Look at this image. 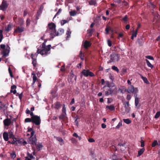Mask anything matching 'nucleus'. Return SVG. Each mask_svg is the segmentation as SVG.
Instances as JSON below:
<instances>
[{"mask_svg":"<svg viewBox=\"0 0 160 160\" xmlns=\"http://www.w3.org/2000/svg\"><path fill=\"white\" fill-rule=\"evenodd\" d=\"M112 69L116 71L117 72H119V69L118 68L116 67L115 66H113L112 67Z\"/></svg>","mask_w":160,"mask_h":160,"instance_id":"36","label":"nucleus"},{"mask_svg":"<svg viewBox=\"0 0 160 160\" xmlns=\"http://www.w3.org/2000/svg\"><path fill=\"white\" fill-rule=\"evenodd\" d=\"M68 22V21L66 20H62L61 22V24L62 25H63L64 24Z\"/></svg>","mask_w":160,"mask_h":160,"instance_id":"52","label":"nucleus"},{"mask_svg":"<svg viewBox=\"0 0 160 160\" xmlns=\"http://www.w3.org/2000/svg\"><path fill=\"white\" fill-rule=\"evenodd\" d=\"M35 55H34L33 54H32L31 55V57L33 61H32V64H33V66L35 67L36 66V59L34 57L35 56Z\"/></svg>","mask_w":160,"mask_h":160,"instance_id":"14","label":"nucleus"},{"mask_svg":"<svg viewBox=\"0 0 160 160\" xmlns=\"http://www.w3.org/2000/svg\"><path fill=\"white\" fill-rule=\"evenodd\" d=\"M102 128H106V126L104 123H102L101 125Z\"/></svg>","mask_w":160,"mask_h":160,"instance_id":"60","label":"nucleus"},{"mask_svg":"<svg viewBox=\"0 0 160 160\" xmlns=\"http://www.w3.org/2000/svg\"><path fill=\"white\" fill-rule=\"evenodd\" d=\"M24 28L23 27H18L14 31V32L20 33L23 31Z\"/></svg>","mask_w":160,"mask_h":160,"instance_id":"15","label":"nucleus"},{"mask_svg":"<svg viewBox=\"0 0 160 160\" xmlns=\"http://www.w3.org/2000/svg\"><path fill=\"white\" fill-rule=\"evenodd\" d=\"M61 107V105L60 103L59 102H57L56 103L55 107V108L57 109H60V107Z\"/></svg>","mask_w":160,"mask_h":160,"instance_id":"31","label":"nucleus"},{"mask_svg":"<svg viewBox=\"0 0 160 160\" xmlns=\"http://www.w3.org/2000/svg\"><path fill=\"white\" fill-rule=\"evenodd\" d=\"M11 144H17L16 138H14V139H13V140L11 142Z\"/></svg>","mask_w":160,"mask_h":160,"instance_id":"42","label":"nucleus"},{"mask_svg":"<svg viewBox=\"0 0 160 160\" xmlns=\"http://www.w3.org/2000/svg\"><path fill=\"white\" fill-rule=\"evenodd\" d=\"M24 22V21L23 19L21 18L18 19V24L20 26H22Z\"/></svg>","mask_w":160,"mask_h":160,"instance_id":"25","label":"nucleus"},{"mask_svg":"<svg viewBox=\"0 0 160 160\" xmlns=\"http://www.w3.org/2000/svg\"><path fill=\"white\" fill-rule=\"evenodd\" d=\"M146 62L147 65L149 67L152 68L153 67V65L149 61L147 60H146Z\"/></svg>","mask_w":160,"mask_h":160,"instance_id":"28","label":"nucleus"},{"mask_svg":"<svg viewBox=\"0 0 160 160\" xmlns=\"http://www.w3.org/2000/svg\"><path fill=\"white\" fill-rule=\"evenodd\" d=\"M106 108H108L110 110H114L115 109V107L113 105H110V106H107Z\"/></svg>","mask_w":160,"mask_h":160,"instance_id":"35","label":"nucleus"},{"mask_svg":"<svg viewBox=\"0 0 160 160\" xmlns=\"http://www.w3.org/2000/svg\"><path fill=\"white\" fill-rule=\"evenodd\" d=\"M34 133H35V132L34 130L33 131H32V132H31V136H30V137H33V136H34Z\"/></svg>","mask_w":160,"mask_h":160,"instance_id":"58","label":"nucleus"},{"mask_svg":"<svg viewBox=\"0 0 160 160\" xmlns=\"http://www.w3.org/2000/svg\"><path fill=\"white\" fill-rule=\"evenodd\" d=\"M88 141L89 142H95L94 140L92 138H90L88 139Z\"/></svg>","mask_w":160,"mask_h":160,"instance_id":"57","label":"nucleus"},{"mask_svg":"<svg viewBox=\"0 0 160 160\" xmlns=\"http://www.w3.org/2000/svg\"><path fill=\"white\" fill-rule=\"evenodd\" d=\"M110 60L109 61L110 62H115L118 61L119 60V56L118 54L112 53L111 55Z\"/></svg>","mask_w":160,"mask_h":160,"instance_id":"4","label":"nucleus"},{"mask_svg":"<svg viewBox=\"0 0 160 160\" xmlns=\"http://www.w3.org/2000/svg\"><path fill=\"white\" fill-rule=\"evenodd\" d=\"M145 149L144 148L141 149L139 151H138V155L137 157H138L141 156L144 152Z\"/></svg>","mask_w":160,"mask_h":160,"instance_id":"22","label":"nucleus"},{"mask_svg":"<svg viewBox=\"0 0 160 160\" xmlns=\"http://www.w3.org/2000/svg\"><path fill=\"white\" fill-rule=\"evenodd\" d=\"M111 149L113 151H116L117 150V148L114 145H112L111 146Z\"/></svg>","mask_w":160,"mask_h":160,"instance_id":"47","label":"nucleus"},{"mask_svg":"<svg viewBox=\"0 0 160 160\" xmlns=\"http://www.w3.org/2000/svg\"><path fill=\"white\" fill-rule=\"evenodd\" d=\"M62 11V9H59L58 10V11L57 12L56 14H55V16L54 17V18H55V17H56V16L58 15Z\"/></svg>","mask_w":160,"mask_h":160,"instance_id":"49","label":"nucleus"},{"mask_svg":"<svg viewBox=\"0 0 160 160\" xmlns=\"http://www.w3.org/2000/svg\"><path fill=\"white\" fill-rule=\"evenodd\" d=\"M137 41L138 43L139 46H142L144 42L143 41H140L139 39H138Z\"/></svg>","mask_w":160,"mask_h":160,"instance_id":"38","label":"nucleus"},{"mask_svg":"<svg viewBox=\"0 0 160 160\" xmlns=\"http://www.w3.org/2000/svg\"><path fill=\"white\" fill-rule=\"evenodd\" d=\"M131 96L129 95H127V99H128V100H129L131 99Z\"/></svg>","mask_w":160,"mask_h":160,"instance_id":"63","label":"nucleus"},{"mask_svg":"<svg viewBox=\"0 0 160 160\" xmlns=\"http://www.w3.org/2000/svg\"><path fill=\"white\" fill-rule=\"evenodd\" d=\"M61 71L62 72H64L65 70V68L64 66H62L61 68Z\"/></svg>","mask_w":160,"mask_h":160,"instance_id":"62","label":"nucleus"},{"mask_svg":"<svg viewBox=\"0 0 160 160\" xmlns=\"http://www.w3.org/2000/svg\"><path fill=\"white\" fill-rule=\"evenodd\" d=\"M83 45L84 48L86 49L91 46V44L89 42L86 40L83 43Z\"/></svg>","mask_w":160,"mask_h":160,"instance_id":"13","label":"nucleus"},{"mask_svg":"<svg viewBox=\"0 0 160 160\" xmlns=\"http://www.w3.org/2000/svg\"><path fill=\"white\" fill-rule=\"evenodd\" d=\"M73 136L76 138H78V135L75 132L73 133Z\"/></svg>","mask_w":160,"mask_h":160,"instance_id":"64","label":"nucleus"},{"mask_svg":"<svg viewBox=\"0 0 160 160\" xmlns=\"http://www.w3.org/2000/svg\"><path fill=\"white\" fill-rule=\"evenodd\" d=\"M122 125V120L119 122L118 125L115 128L116 129H118Z\"/></svg>","mask_w":160,"mask_h":160,"instance_id":"27","label":"nucleus"},{"mask_svg":"<svg viewBox=\"0 0 160 160\" xmlns=\"http://www.w3.org/2000/svg\"><path fill=\"white\" fill-rule=\"evenodd\" d=\"M135 90L134 87L133 86H131L127 90V91L128 93H133Z\"/></svg>","mask_w":160,"mask_h":160,"instance_id":"17","label":"nucleus"},{"mask_svg":"<svg viewBox=\"0 0 160 160\" xmlns=\"http://www.w3.org/2000/svg\"><path fill=\"white\" fill-rule=\"evenodd\" d=\"M32 111H26V113L27 114H30V115L32 117V116H34L33 113L32 112Z\"/></svg>","mask_w":160,"mask_h":160,"instance_id":"37","label":"nucleus"},{"mask_svg":"<svg viewBox=\"0 0 160 160\" xmlns=\"http://www.w3.org/2000/svg\"><path fill=\"white\" fill-rule=\"evenodd\" d=\"M82 73L85 77H88L89 76L90 77H92L94 76V74L88 70H86L84 69L82 72Z\"/></svg>","mask_w":160,"mask_h":160,"instance_id":"6","label":"nucleus"},{"mask_svg":"<svg viewBox=\"0 0 160 160\" xmlns=\"http://www.w3.org/2000/svg\"><path fill=\"white\" fill-rule=\"evenodd\" d=\"M32 75H33V83L32 84H34L37 80V78L35 74H32Z\"/></svg>","mask_w":160,"mask_h":160,"instance_id":"30","label":"nucleus"},{"mask_svg":"<svg viewBox=\"0 0 160 160\" xmlns=\"http://www.w3.org/2000/svg\"><path fill=\"white\" fill-rule=\"evenodd\" d=\"M64 32V30L62 28H60L59 29H58L57 32H56V36H58L62 35V33H63Z\"/></svg>","mask_w":160,"mask_h":160,"instance_id":"19","label":"nucleus"},{"mask_svg":"<svg viewBox=\"0 0 160 160\" xmlns=\"http://www.w3.org/2000/svg\"><path fill=\"white\" fill-rule=\"evenodd\" d=\"M9 136L10 138H12L13 139L14 138H15L12 132L11 133H9Z\"/></svg>","mask_w":160,"mask_h":160,"instance_id":"51","label":"nucleus"},{"mask_svg":"<svg viewBox=\"0 0 160 160\" xmlns=\"http://www.w3.org/2000/svg\"><path fill=\"white\" fill-rule=\"evenodd\" d=\"M146 58L148 59H149L152 60H154L153 58L151 56H146Z\"/></svg>","mask_w":160,"mask_h":160,"instance_id":"48","label":"nucleus"},{"mask_svg":"<svg viewBox=\"0 0 160 160\" xmlns=\"http://www.w3.org/2000/svg\"><path fill=\"white\" fill-rule=\"evenodd\" d=\"M107 42L109 46L111 47L112 46V44L111 41L109 39L108 40Z\"/></svg>","mask_w":160,"mask_h":160,"instance_id":"50","label":"nucleus"},{"mask_svg":"<svg viewBox=\"0 0 160 160\" xmlns=\"http://www.w3.org/2000/svg\"><path fill=\"white\" fill-rule=\"evenodd\" d=\"M3 138L4 140L7 141L8 140V132H4L3 134Z\"/></svg>","mask_w":160,"mask_h":160,"instance_id":"16","label":"nucleus"},{"mask_svg":"<svg viewBox=\"0 0 160 160\" xmlns=\"http://www.w3.org/2000/svg\"><path fill=\"white\" fill-rule=\"evenodd\" d=\"M25 122H32V117L31 118H26L25 120Z\"/></svg>","mask_w":160,"mask_h":160,"instance_id":"32","label":"nucleus"},{"mask_svg":"<svg viewBox=\"0 0 160 160\" xmlns=\"http://www.w3.org/2000/svg\"><path fill=\"white\" fill-rule=\"evenodd\" d=\"M62 114L59 116V119H67V117L66 116V111H62Z\"/></svg>","mask_w":160,"mask_h":160,"instance_id":"12","label":"nucleus"},{"mask_svg":"<svg viewBox=\"0 0 160 160\" xmlns=\"http://www.w3.org/2000/svg\"><path fill=\"white\" fill-rule=\"evenodd\" d=\"M109 87H114L115 88L116 90L117 89V87H116V86L114 85V84L113 83H111L110 85H109Z\"/></svg>","mask_w":160,"mask_h":160,"instance_id":"56","label":"nucleus"},{"mask_svg":"<svg viewBox=\"0 0 160 160\" xmlns=\"http://www.w3.org/2000/svg\"><path fill=\"white\" fill-rule=\"evenodd\" d=\"M6 47L4 44H1L0 45V48H1L2 49V50L6 49Z\"/></svg>","mask_w":160,"mask_h":160,"instance_id":"54","label":"nucleus"},{"mask_svg":"<svg viewBox=\"0 0 160 160\" xmlns=\"http://www.w3.org/2000/svg\"><path fill=\"white\" fill-rule=\"evenodd\" d=\"M71 34V32L70 31L69 29L68 28L66 33L67 35V37L68 38H69L70 37V35Z\"/></svg>","mask_w":160,"mask_h":160,"instance_id":"43","label":"nucleus"},{"mask_svg":"<svg viewBox=\"0 0 160 160\" xmlns=\"http://www.w3.org/2000/svg\"><path fill=\"white\" fill-rule=\"evenodd\" d=\"M111 30V28L109 27H107L105 29V31L106 32V34H108V32Z\"/></svg>","mask_w":160,"mask_h":160,"instance_id":"41","label":"nucleus"},{"mask_svg":"<svg viewBox=\"0 0 160 160\" xmlns=\"http://www.w3.org/2000/svg\"><path fill=\"white\" fill-rule=\"evenodd\" d=\"M12 27V24H9L5 28V31L7 32H8L11 29Z\"/></svg>","mask_w":160,"mask_h":160,"instance_id":"21","label":"nucleus"},{"mask_svg":"<svg viewBox=\"0 0 160 160\" xmlns=\"http://www.w3.org/2000/svg\"><path fill=\"white\" fill-rule=\"evenodd\" d=\"M32 122L36 125H39L41 123V119L40 117L37 115H34L32 117Z\"/></svg>","mask_w":160,"mask_h":160,"instance_id":"3","label":"nucleus"},{"mask_svg":"<svg viewBox=\"0 0 160 160\" xmlns=\"http://www.w3.org/2000/svg\"><path fill=\"white\" fill-rule=\"evenodd\" d=\"M160 116V111H159L154 116V118H158Z\"/></svg>","mask_w":160,"mask_h":160,"instance_id":"39","label":"nucleus"},{"mask_svg":"<svg viewBox=\"0 0 160 160\" xmlns=\"http://www.w3.org/2000/svg\"><path fill=\"white\" fill-rule=\"evenodd\" d=\"M142 137H141V139H142ZM144 141L141 139V147L142 148V147H143L144 146Z\"/></svg>","mask_w":160,"mask_h":160,"instance_id":"46","label":"nucleus"},{"mask_svg":"<svg viewBox=\"0 0 160 160\" xmlns=\"http://www.w3.org/2000/svg\"><path fill=\"white\" fill-rule=\"evenodd\" d=\"M30 20L29 18H28L26 21V25L27 26H29L30 24Z\"/></svg>","mask_w":160,"mask_h":160,"instance_id":"53","label":"nucleus"},{"mask_svg":"<svg viewBox=\"0 0 160 160\" xmlns=\"http://www.w3.org/2000/svg\"><path fill=\"white\" fill-rule=\"evenodd\" d=\"M128 20V16L125 15L122 18V21L124 22H126Z\"/></svg>","mask_w":160,"mask_h":160,"instance_id":"44","label":"nucleus"},{"mask_svg":"<svg viewBox=\"0 0 160 160\" xmlns=\"http://www.w3.org/2000/svg\"><path fill=\"white\" fill-rule=\"evenodd\" d=\"M3 122L4 126H8L11 124V121L10 119L8 118L4 119Z\"/></svg>","mask_w":160,"mask_h":160,"instance_id":"9","label":"nucleus"},{"mask_svg":"<svg viewBox=\"0 0 160 160\" xmlns=\"http://www.w3.org/2000/svg\"><path fill=\"white\" fill-rule=\"evenodd\" d=\"M157 145H158V142L157 140H155L152 143V147H154Z\"/></svg>","mask_w":160,"mask_h":160,"instance_id":"33","label":"nucleus"},{"mask_svg":"<svg viewBox=\"0 0 160 160\" xmlns=\"http://www.w3.org/2000/svg\"><path fill=\"white\" fill-rule=\"evenodd\" d=\"M118 148H119L121 151H123L125 148V143H119L118 144Z\"/></svg>","mask_w":160,"mask_h":160,"instance_id":"11","label":"nucleus"},{"mask_svg":"<svg viewBox=\"0 0 160 160\" xmlns=\"http://www.w3.org/2000/svg\"><path fill=\"white\" fill-rule=\"evenodd\" d=\"M17 94H18V96L19 97V98L20 99H21L22 98V93H21V94H19L18 93H17Z\"/></svg>","mask_w":160,"mask_h":160,"instance_id":"61","label":"nucleus"},{"mask_svg":"<svg viewBox=\"0 0 160 160\" xmlns=\"http://www.w3.org/2000/svg\"><path fill=\"white\" fill-rule=\"evenodd\" d=\"M29 139V141L28 143L32 145H36L37 142V139L36 135H34L33 137H30Z\"/></svg>","mask_w":160,"mask_h":160,"instance_id":"7","label":"nucleus"},{"mask_svg":"<svg viewBox=\"0 0 160 160\" xmlns=\"http://www.w3.org/2000/svg\"><path fill=\"white\" fill-rule=\"evenodd\" d=\"M89 4L90 5H95L96 4V2L95 0H91L89 1Z\"/></svg>","mask_w":160,"mask_h":160,"instance_id":"26","label":"nucleus"},{"mask_svg":"<svg viewBox=\"0 0 160 160\" xmlns=\"http://www.w3.org/2000/svg\"><path fill=\"white\" fill-rule=\"evenodd\" d=\"M79 56L81 59L83 60L84 59L83 56L82 55V51H80Z\"/></svg>","mask_w":160,"mask_h":160,"instance_id":"55","label":"nucleus"},{"mask_svg":"<svg viewBox=\"0 0 160 160\" xmlns=\"http://www.w3.org/2000/svg\"><path fill=\"white\" fill-rule=\"evenodd\" d=\"M140 75L145 83H148V82L146 77H143L141 74H140Z\"/></svg>","mask_w":160,"mask_h":160,"instance_id":"24","label":"nucleus"},{"mask_svg":"<svg viewBox=\"0 0 160 160\" xmlns=\"http://www.w3.org/2000/svg\"><path fill=\"white\" fill-rule=\"evenodd\" d=\"M123 121L125 123L128 124L131 123V120L129 118L123 119Z\"/></svg>","mask_w":160,"mask_h":160,"instance_id":"23","label":"nucleus"},{"mask_svg":"<svg viewBox=\"0 0 160 160\" xmlns=\"http://www.w3.org/2000/svg\"><path fill=\"white\" fill-rule=\"evenodd\" d=\"M10 48L8 46H7L6 49L2 50V54L4 57H7L8 56Z\"/></svg>","mask_w":160,"mask_h":160,"instance_id":"8","label":"nucleus"},{"mask_svg":"<svg viewBox=\"0 0 160 160\" xmlns=\"http://www.w3.org/2000/svg\"><path fill=\"white\" fill-rule=\"evenodd\" d=\"M55 28L56 25L53 23L51 22L48 24L46 32L49 33L52 38H53L56 34Z\"/></svg>","mask_w":160,"mask_h":160,"instance_id":"1","label":"nucleus"},{"mask_svg":"<svg viewBox=\"0 0 160 160\" xmlns=\"http://www.w3.org/2000/svg\"><path fill=\"white\" fill-rule=\"evenodd\" d=\"M135 97V104L136 107L138 108L140 106V104L139 103V97L137 94H136L134 95Z\"/></svg>","mask_w":160,"mask_h":160,"instance_id":"10","label":"nucleus"},{"mask_svg":"<svg viewBox=\"0 0 160 160\" xmlns=\"http://www.w3.org/2000/svg\"><path fill=\"white\" fill-rule=\"evenodd\" d=\"M9 153L12 158L14 159L16 157V152L15 151H13L12 152H10Z\"/></svg>","mask_w":160,"mask_h":160,"instance_id":"20","label":"nucleus"},{"mask_svg":"<svg viewBox=\"0 0 160 160\" xmlns=\"http://www.w3.org/2000/svg\"><path fill=\"white\" fill-rule=\"evenodd\" d=\"M43 9V7L42 6L40 7L39 11L38 12L37 14L39 16L41 13L42 10Z\"/></svg>","mask_w":160,"mask_h":160,"instance_id":"34","label":"nucleus"},{"mask_svg":"<svg viewBox=\"0 0 160 160\" xmlns=\"http://www.w3.org/2000/svg\"><path fill=\"white\" fill-rule=\"evenodd\" d=\"M44 42L42 45V49L41 50L38 49L37 51V52L38 53H40L42 55L46 56L49 53V52L50 50L51 46L49 45L46 46L44 45Z\"/></svg>","mask_w":160,"mask_h":160,"instance_id":"2","label":"nucleus"},{"mask_svg":"<svg viewBox=\"0 0 160 160\" xmlns=\"http://www.w3.org/2000/svg\"><path fill=\"white\" fill-rule=\"evenodd\" d=\"M77 14V12L75 11H73L70 12V15L71 16H74Z\"/></svg>","mask_w":160,"mask_h":160,"instance_id":"40","label":"nucleus"},{"mask_svg":"<svg viewBox=\"0 0 160 160\" xmlns=\"http://www.w3.org/2000/svg\"><path fill=\"white\" fill-rule=\"evenodd\" d=\"M54 138H55L57 140L60 142H63V140L61 137H54Z\"/></svg>","mask_w":160,"mask_h":160,"instance_id":"29","label":"nucleus"},{"mask_svg":"<svg viewBox=\"0 0 160 160\" xmlns=\"http://www.w3.org/2000/svg\"><path fill=\"white\" fill-rule=\"evenodd\" d=\"M8 5L7 1L3 0L0 6V10L3 11H5L8 8Z\"/></svg>","mask_w":160,"mask_h":160,"instance_id":"5","label":"nucleus"},{"mask_svg":"<svg viewBox=\"0 0 160 160\" xmlns=\"http://www.w3.org/2000/svg\"><path fill=\"white\" fill-rule=\"evenodd\" d=\"M36 146V148L38 150V151L40 150L43 147V145L41 143H39V144H36V145H34Z\"/></svg>","mask_w":160,"mask_h":160,"instance_id":"18","label":"nucleus"},{"mask_svg":"<svg viewBox=\"0 0 160 160\" xmlns=\"http://www.w3.org/2000/svg\"><path fill=\"white\" fill-rule=\"evenodd\" d=\"M23 140L22 139L17 140V142L18 144H22Z\"/></svg>","mask_w":160,"mask_h":160,"instance_id":"45","label":"nucleus"},{"mask_svg":"<svg viewBox=\"0 0 160 160\" xmlns=\"http://www.w3.org/2000/svg\"><path fill=\"white\" fill-rule=\"evenodd\" d=\"M137 31H136L135 32L132 33V36H133V37H136L137 36Z\"/></svg>","mask_w":160,"mask_h":160,"instance_id":"59","label":"nucleus"}]
</instances>
